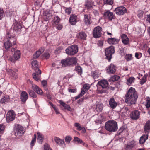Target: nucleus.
<instances>
[{
  "label": "nucleus",
  "mask_w": 150,
  "mask_h": 150,
  "mask_svg": "<svg viewBox=\"0 0 150 150\" xmlns=\"http://www.w3.org/2000/svg\"><path fill=\"white\" fill-rule=\"evenodd\" d=\"M120 79L119 76L115 75L111 76L109 79V81L110 82H114L115 81L118 80Z\"/></svg>",
  "instance_id": "42"
},
{
  "label": "nucleus",
  "mask_w": 150,
  "mask_h": 150,
  "mask_svg": "<svg viewBox=\"0 0 150 150\" xmlns=\"http://www.w3.org/2000/svg\"><path fill=\"white\" fill-rule=\"evenodd\" d=\"M135 145V144L134 142H131L125 145V150H132Z\"/></svg>",
  "instance_id": "24"
},
{
  "label": "nucleus",
  "mask_w": 150,
  "mask_h": 150,
  "mask_svg": "<svg viewBox=\"0 0 150 150\" xmlns=\"http://www.w3.org/2000/svg\"><path fill=\"white\" fill-rule=\"evenodd\" d=\"M34 137L32 139L31 142V145L32 146H34V144L36 142V136L35 134L34 135Z\"/></svg>",
  "instance_id": "58"
},
{
  "label": "nucleus",
  "mask_w": 150,
  "mask_h": 150,
  "mask_svg": "<svg viewBox=\"0 0 150 150\" xmlns=\"http://www.w3.org/2000/svg\"><path fill=\"white\" fill-rule=\"evenodd\" d=\"M109 105L112 109L115 108L117 105V103L113 98H111L109 101Z\"/></svg>",
  "instance_id": "20"
},
{
  "label": "nucleus",
  "mask_w": 150,
  "mask_h": 150,
  "mask_svg": "<svg viewBox=\"0 0 150 150\" xmlns=\"http://www.w3.org/2000/svg\"><path fill=\"white\" fill-rule=\"evenodd\" d=\"M138 98V95L135 89L131 87L125 96V101L128 105L134 104L136 103Z\"/></svg>",
  "instance_id": "1"
},
{
  "label": "nucleus",
  "mask_w": 150,
  "mask_h": 150,
  "mask_svg": "<svg viewBox=\"0 0 150 150\" xmlns=\"http://www.w3.org/2000/svg\"><path fill=\"white\" fill-rule=\"evenodd\" d=\"M68 59L70 65L75 64L77 62V59L75 57H69Z\"/></svg>",
  "instance_id": "33"
},
{
  "label": "nucleus",
  "mask_w": 150,
  "mask_h": 150,
  "mask_svg": "<svg viewBox=\"0 0 150 150\" xmlns=\"http://www.w3.org/2000/svg\"><path fill=\"white\" fill-rule=\"evenodd\" d=\"M33 68L35 70V72L38 73L37 71L39 70L38 68V64L36 60H33L32 62Z\"/></svg>",
  "instance_id": "31"
},
{
  "label": "nucleus",
  "mask_w": 150,
  "mask_h": 150,
  "mask_svg": "<svg viewBox=\"0 0 150 150\" xmlns=\"http://www.w3.org/2000/svg\"><path fill=\"white\" fill-rule=\"evenodd\" d=\"M72 137L69 136L66 137L65 138V142L67 143H70L71 140L72 139Z\"/></svg>",
  "instance_id": "55"
},
{
  "label": "nucleus",
  "mask_w": 150,
  "mask_h": 150,
  "mask_svg": "<svg viewBox=\"0 0 150 150\" xmlns=\"http://www.w3.org/2000/svg\"><path fill=\"white\" fill-rule=\"evenodd\" d=\"M50 57V55L49 54V53H44L43 55V58L46 59H47L49 58Z\"/></svg>",
  "instance_id": "60"
},
{
  "label": "nucleus",
  "mask_w": 150,
  "mask_h": 150,
  "mask_svg": "<svg viewBox=\"0 0 150 150\" xmlns=\"http://www.w3.org/2000/svg\"><path fill=\"white\" fill-rule=\"evenodd\" d=\"M44 88V89L47 91L48 90L47 88V82L46 80H43L41 82Z\"/></svg>",
  "instance_id": "51"
},
{
  "label": "nucleus",
  "mask_w": 150,
  "mask_h": 150,
  "mask_svg": "<svg viewBox=\"0 0 150 150\" xmlns=\"http://www.w3.org/2000/svg\"><path fill=\"white\" fill-rule=\"evenodd\" d=\"M68 58L62 60L61 63L62 64V67H65L67 66H70Z\"/></svg>",
  "instance_id": "37"
},
{
  "label": "nucleus",
  "mask_w": 150,
  "mask_h": 150,
  "mask_svg": "<svg viewBox=\"0 0 150 150\" xmlns=\"http://www.w3.org/2000/svg\"><path fill=\"white\" fill-rule=\"evenodd\" d=\"M38 73L36 72L33 74V76L34 79L36 81H38L40 79L41 74V71L40 70H38Z\"/></svg>",
  "instance_id": "27"
},
{
  "label": "nucleus",
  "mask_w": 150,
  "mask_h": 150,
  "mask_svg": "<svg viewBox=\"0 0 150 150\" xmlns=\"http://www.w3.org/2000/svg\"><path fill=\"white\" fill-rule=\"evenodd\" d=\"M144 132L145 133L148 134L150 132V120H149L145 123L144 126Z\"/></svg>",
  "instance_id": "26"
},
{
  "label": "nucleus",
  "mask_w": 150,
  "mask_h": 150,
  "mask_svg": "<svg viewBox=\"0 0 150 150\" xmlns=\"http://www.w3.org/2000/svg\"><path fill=\"white\" fill-rule=\"evenodd\" d=\"M9 97L8 96H6L2 98L0 100L1 103H5L9 101Z\"/></svg>",
  "instance_id": "39"
},
{
  "label": "nucleus",
  "mask_w": 150,
  "mask_h": 150,
  "mask_svg": "<svg viewBox=\"0 0 150 150\" xmlns=\"http://www.w3.org/2000/svg\"><path fill=\"white\" fill-rule=\"evenodd\" d=\"M91 17L87 14H85L84 16L83 21L85 25H89L91 22L90 21Z\"/></svg>",
  "instance_id": "25"
},
{
  "label": "nucleus",
  "mask_w": 150,
  "mask_h": 150,
  "mask_svg": "<svg viewBox=\"0 0 150 150\" xmlns=\"http://www.w3.org/2000/svg\"><path fill=\"white\" fill-rule=\"evenodd\" d=\"M135 80V79L133 77H130L127 79L126 83L128 86H130L134 82Z\"/></svg>",
  "instance_id": "43"
},
{
  "label": "nucleus",
  "mask_w": 150,
  "mask_h": 150,
  "mask_svg": "<svg viewBox=\"0 0 150 150\" xmlns=\"http://www.w3.org/2000/svg\"><path fill=\"white\" fill-rule=\"evenodd\" d=\"M106 71L109 74H113L116 71V67L113 64H111L106 68Z\"/></svg>",
  "instance_id": "14"
},
{
  "label": "nucleus",
  "mask_w": 150,
  "mask_h": 150,
  "mask_svg": "<svg viewBox=\"0 0 150 150\" xmlns=\"http://www.w3.org/2000/svg\"><path fill=\"white\" fill-rule=\"evenodd\" d=\"M98 85L101 86L102 88H105L108 86V84L106 80H103L99 81L98 82Z\"/></svg>",
  "instance_id": "19"
},
{
  "label": "nucleus",
  "mask_w": 150,
  "mask_h": 150,
  "mask_svg": "<svg viewBox=\"0 0 150 150\" xmlns=\"http://www.w3.org/2000/svg\"><path fill=\"white\" fill-rule=\"evenodd\" d=\"M74 141L77 142L83 145H84L85 144V143L83 142L82 140L77 137H74Z\"/></svg>",
  "instance_id": "47"
},
{
  "label": "nucleus",
  "mask_w": 150,
  "mask_h": 150,
  "mask_svg": "<svg viewBox=\"0 0 150 150\" xmlns=\"http://www.w3.org/2000/svg\"><path fill=\"white\" fill-rule=\"evenodd\" d=\"M104 17L110 20H112L114 18L115 16L112 12L109 11H107L104 13Z\"/></svg>",
  "instance_id": "12"
},
{
  "label": "nucleus",
  "mask_w": 150,
  "mask_h": 150,
  "mask_svg": "<svg viewBox=\"0 0 150 150\" xmlns=\"http://www.w3.org/2000/svg\"><path fill=\"white\" fill-rule=\"evenodd\" d=\"M44 150H49L51 149L49 146L47 144H45L44 145Z\"/></svg>",
  "instance_id": "61"
},
{
  "label": "nucleus",
  "mask_w": 150,
  "mask_h": 150,
  "mask_svg": "<svg viewBox=\"0 0 150 150\" xmlns=\"http://www.w3.org/2000/svg\"><path fill=\"white\" fill-rule=\"evenodd\" d=\"M140 112L137 110L132 112L130 114V117L132 119L137 120L140 117Z\"/></svg>",
  "instance_id": "13"
},
{
  "label": "nucleus",
  "mask_w": 150,
  "mask_h": 150,
  "mask_svg": "<svg viewBox=\"0 0 150 150\" xmlns=\"http://www.w3.org/2000/svg\"><path fill=\"white\" fill-rule=\"evenodd\" d=\"M113 0H104V2L105 4L112 5L113 4Z\"/></svg>",
  "instance_id": "54"
},
{
  "label": "nucleus",
  "mask_w": 150,
  "mask_h": 150,
  "mask_svg": "<svg viewBox=\"0 0 150 150\" xmlns=\"http://www.w3.org/2000/svg\"><path fill=\"white\" fill-rule=\"evenodd\" d=\"M102 28L99 26L95 27L93 32V36L95 38L100 37L102 35Z\"/></svg>",
  "instance_id": "6"
},
{
  "label": "nucleus",
  "mask_w": 150,
  "mask_h": 150,
  "mask_svg": "<svg viewBox=\"0 0 150 150\" xmlns=\"http://www.w3.org/2000/svg\"><path fill=\"white\" fill-rule=\"evenodd\" d=\"M77 16L75 15H71L70 17L69 21L72 25H75L76 23Z\"/></svg>",
  "instance_id": "28"
},
{
  "label": "nucleus",
  "mask_w": 150,
  "mask_h": 150,
  "mask_svg": "<svg viewBox=\"0 0 150 150\" xmlns=\"http://www.w3.org/2000/svg\"><path fill=\"white\" fill-rule=\"evenodd\" d=\"M103 105L101 102H97L96 103L95 110L98 112H101L103 109Z\"/></svg>",
  "instance_id": "15"
},
{
  "label": "nucleus",
  "mask_w": 150,
  "mask_h": 150,
  "mask_svg": "<svg viewBox=\"0 0 150 150\" xmlns=\"http://www.w3.org/2000/svg\"><path fill=\"white\" fill-rule=\"evenodd\" d=\"M52 17V14L49 11H46L45 13L44 18L46 21H48Z\"/></svg>",
  "instance_id": "36"
},
{
  "label": "nucleus",
  "mask_w": 150,
  "mask_h": 150,
  "mask_svg": "<svg viewBox=\"0 0 150 150\" xmlns=\"http://www.w3.org/2000/svg\"><path fill=\"white\" fill-rule=\"evenodd\" d=\"M92 75L94 79H97L99 77L100 74L98 71H93L92 73Z\"/></svg>",
  "instance_id": "44"
},
{
  "label": "nucleus",
  "mask_w": 150,
  "mask_h": 150,
  "mask_svg": "<svg viewBox=\"0 0 150 150\" xmlns=\"http://www.w3.org/2000/svg\"><path fill=\"white\" fill-rule=\"evenodd\" d=\"M4 128L3 125L0 124V133L2 134L4 132Z\"/></svg>",
  "instance_id": "63"
},
{
  "label": "nucleus",
  "mask_w": 150,
  "mask_h": 150,
  "mask_svg": "<svg viewBox=\"0 0 150 150\" xmlns=\"http://www.w3.org/2000/svg\"><path fill=\"white\" fill-rule=\"evenodd\" d=\"M21 26L18 23H15L13 25L11 29V32L15 33H19L21 30Z\"/></svg>",
  "instance_id": "8"
},
{
  "label": "nucleus",
  "mask_w": 150,
  "mask_h": 150,
  "mask_svg": "<svg viewBox=\"0 0 150 150\" xmlns=\"http://www.w3.org/2000/svg\"><path fill=\"white\" fill-rule=\"evenodd\" d=\"M8 74L10 75L11 76L16 79L17 78V74L16 72L18 71L17 69H14L13 70L11 69H7L6 70Z\"/></svg>",
  "instance_id": "17"
},
{
  "label": "nucleus",
  "mask_w": 150,
  "mask_h": 150,
  "mask_svg": "<svg viewBox=\"0 0 150 150\" xmlns=\"http://www.w3.org/2000/svg\"><path fill=\"white\" fill-rule=\"evenodd\" d=\"M54 140L56 143L60 146L63 148L66 147V145L64 140L61 139L58 137L54 138Z\"/></svg>",
  "instance_id": "11"
},
{
  "label": "nucleus",
  "mask_w": 150,
  "mask_h": 150,
  "mask_svg": "<svg viewBox=\"0 0 150 150\" xmlns=\"http://www.w3.org/2000/svg\"><path fill=\"white\" fill-rule=\"evenodd\" d=\"M142 55L141 53L139 52H136L135 53V57L137 59L140 58L142 57Z\"/></svg>",
  "instance_id": "59"
},
{
  "label": "nucleus",
  "mask_w": 150,
  "mask_h": 150,
  "mask_svg": "<svg viewBox=\"0 0 150 150\" xmlns=\"http://www.w3.org/2000/svg\"><path fill=\"white\" fill-rule=\"evenodd\" d=\"M122 42L125 45L129 44V39L125 34H122L121 36Z\"/></svg>",
  "instance_id": "18"
},
{
  "label": "nucleus",
  "mask_w": 150,
  "mask_h": 150,
  "mask_svg": "<svg viewBox=\"0 0 150 150\" xmlns=\"http://www.w3.org/2000/svg\"><path fill=\"white\" fill-rule=\"evenodd\" d=\"M15 114L13 110H10L7 112L6 115V119L7 122L13 121L15 119Z\"/></svg>",
  "instance_id": "10"
},
{
  "label": "nucleus",
  "mask_w": 150,
  "mask_h": 150,
  "mask_svg": "<svg viewBox=\"0 0 150 150\" xmlns=\"http://www.w3.org/2000/svg\"><path fill=\"white\" fill-rule=\"evenodd\" d=\"M90 87V86L89 84H86L84 85L82 88L81 90V93L78 96L75 97V100H77L83 95L85 94L86 92L89 89Z\"/></svg>",
  "instance_id": "7"
},
{
  "label": "nucleus",
  "mask_w": 150,
  "mask_h": 150,
  "mask_svg": "<svg viewBox=\"0 0 150 150\" xmlns=\"http://www.w3.org/2000/svg\"><path fill=\"white\" fill-rule=\"evenodd\" d=\"M60 18L58 16L54 17L52 21V24L54 26H56L60 21Z\"/></svg>",
  "instance_id": "34"
},
{
  "label": "nucleus",
  "mask_w": 150,
  "mask_h": 150,
  "mask_svg": "<svg viewBox=\"0 0 150 150\" xmlns=\"http://www.w3.org/2000/svg\"><path fill=\"white\" fill-rule=\"evenodd\" d=\"M115 52L114 47L110 46L105 50V53L106 58L109 61H110L112 58V56Z\"/></svg>",
  "instance_id": "3"
},
{
  "label": "nucleus",
  "mask_w": 150,
  "mask_h": 150,
  "mask_svg": "<svg viewBox=\"0 0 150 150\" xmlns=\"http://www.w3.org/2000/svg\"><path fill=\"white\" fill-rule=\"evenodd\" d=\"M132 59V54H127L125 56V59L128 61L131 60Z\"/></svg>",
  "instance_id": "53"
},
{
  "label": "nucleus",
  "mask_w": 150,
  "mask_h": 150,
  "mask_svg": "<svg viewBox=\"0 0 150 150\" xmlns=\"http://www.w3.org/2000/svg\"><path fill=\"white\" fill-rule=\"evenodd\" d=\"M13 32H11V30L9 32H8L7 34L8 37L11 39H13L15 38V35L16 34L15 33Z\"/></svg>",
  "instance_id": "46"
},
{
  "label": "nucleus",
  "mask_w": 150,
  "mask_h": 150,
  "mask_svg": "<svg viewBox=\"0 0 150 150\" xmlns=\"http://www.w3.org/2000/svg\"><path fill=\"white\" fill-rule=\"evenodd\" d=\"M76 36L79 39L83 40H85L86 37V34L83 32H79L77 34Z\"/></svg>",
  "instance_id": "30"
},
{
  "label": "nucleus",
  "mask_w": 150,
  "mask_h": 150,
  "mask_svg": "<svg viewBox=\"0 0 150 150\" xmlns=\"http://www.w3.org/2000/svg\"><path fill=\"white\" fill-rule=\"evenodd\" d=\"M147 77V75H144V76H143V77L141 79V81H140V83L141 84H144L146 82V79Z\"/></svg>",
  "instance_id": "52"
},
{
  "label": "nucleus",
  "mask_w": 150,
  "mask_h": 150,
  "mask_svg": "<svg viewBox=\"0 0 150 150\" xmlns=\"http://www.w3.org/2000/svg\"><path fill=\"white\" fill-rule=\"evenodd\" d=\"M119 40L115 38H110L107 40L108 43L110 44L114 45L117 43Z\"/></svg>",
  "instance_id": "35"
},
{
  "label": "nucleus",
  "mask_w": 150,
  "mask_h": 150,
  "mask_svg": "<svg viewBox=\"0 0 150 150\" xmlns=\"http://www.w3.org/2000/svg\"><path fill=\"white\" fill-rule=\"evenodd\" d=\"M65 10V13L68 15H69L71 12V7L66 8Z\"/></svg>",
  "instance_id": "57"
},
{
  "label": "nucleus",
  "mask_w": 150,
  "mask_h": 150,
  "mask_svg": "<svg viewBox=\"0 0 150 150\" xmlns=\"http://www.w3.org/2000/svg\"><path fill=\"white\" fill-rule=\"evenodd\" d=\"M148 139V135H143L140 137L139 142V143L141 144H143Z\"/></svg>",
  "instance_id": "38"
},
{
  "label": "nucleus",
  "mask_w": 150,
  "mask_h": 150,
  "mask_svg": "<svg viewBox=\"0 0 150 150\" xmlns=\"http://www.w3.org/2000/svg\"><path fill=\"white\" fill-rule=\"evenodd\" d=\"M66 53L68 55H73L78 52L77 45H73L69 47L65 50Z\"/></svg>",
  "instance_id": "4"
},
{
  "label": "nucleus",
  "mask_w": 150,
  "mask_h": 150,
  "mask_svg": "<svg viewBox=\"0 0 150 150\" xmlns=\"http://www.w3.org/2000/svg\"><path fill=\"white\" fill-rule=\"evenodd\" d=\"M37 135L38 136V142L40 144H42L44 139V136L41 134L39 132H37Z\"/></svg>",
  "instance_id": "32"
},
{
  "label": "nucleus",
  "mask_w": 150,
  "mask_h": 150,
  "mask_svg": "<svg viewBox=\"0 0 150 150\" xmlns=\"http://www.w3.org/2000/svg\"><path fill=\"white\" fill-rule=\"evenodd\" d=\"M12 41L11 39L8 40L4 43V46L5 49H8L10 48L12 45L11 42Z\"/></svg>",
  "instance_id": "40"
},
{
  "label": "nucleus",
  "mask_w": 150,
  "mask_h": 150,
  "mask_svg": "<svg viewBox=\"0 0 150 150\" xmlns=\"http://www.w3.org/2000/svg\"><path fill=\"white\" fill-rule=\"evenodd\" d=\"M105 128L106 130L110 132H114L118 129L117 123L113 120L108 121L105 123Z\"/></svg>",
  "instance_id": "2"
},
{
  "label": "nucleus",
  "mask_w": 150,
  "mask_h": 150,
  "mask_svg": "<svg viewBox=\"0 0 150 150\" xmlns=\"http://www.w3.org/2000/svg\"><path fill=\"white\" fill-rule=\"evenodd\" d=\"M20 51L18 50H16L14 54V57L15 60H17L20 58Z\"/></svg>",
  "instance_id": "41"
},
{
  "label": "nucleus",
  "mask_w": 150,
  "mask_h": 150,
  "mask_svg": "<svg viewBox=\"0 0 150 150\" xmlns=\"http://www.w3.org/2000/svg\"><path fill=\"white\" fill-rule=\"evenodd\" d=\"M15 134L16 136H21L24 132L23 128L20 125L17 124L15 125L14 128Z\"/></svg>",
  "instance_id": "5"
},
{
  "label": "nucleus",
  "mask_w": 150,
  "mask_h": 150,
  "mask_svg": "<svg viewBox=\"0 0 150 150\" xmlns=\"http://www.w3.org/2000/svg\"><path fill=\"white\" fill-rule=\"evenodd\" d=\"M44 50L43 48H40L38 51L35 52L34 54L33 58L35 59L38 58L40 55L44 52Z\"/></svg>",
  "instance_id": "29"
},
{
  "label": "nucleus",
  "mask_w": 150,
  "mask_h": 150,
  "mask_svg": "<svg viewBox=\"0 0 150 150\" xmlns=\"http://www.w3.org/2000/svg\"><path fill=\"white\" fill-rule=\"evenodd\" d=\"M114 11L117 15H122L127 12V10L124 7L120 6L115 8Z\"/></svg>",
  "instance_id": "9"
},
{
  "label": "nucleus",
  "mask_w": 150,
  "mask_h": 150,
  "mask_svg": "<svg viewBox=\"0 0 150 150\" xmlns=\"http://www.w3.org/2000/svg\"><path fill=\"white\" fill-rule=\"evenodd\" d=\"M94 6V3L91 0H87L85 4V8L89 10L91 9Z\"/></svg>",
  "instance_id": "16"
},
{
  "label": "nucleus",
  "mask_w": 150,
  "mask_h": 150,
  "mask_svg": "<svg viewBox=\"0 0 150 150\" xmlns=\"http://www.w3.org/2000/svg\"><path fill=\"white\" fill-rule=\"evenodd\" d=\"M32 88L37 93L41 95L42 94V91L37 86L32 84Z\"/></svg>",
  "instance_id": "21"
},
{
  "label": "nucleus",
  "mask_w": 150,
  "mask_h": 150,
  "mask_svg": "<svg viewBox=\"0 0 150 150\" xmlns=\"http://www.w3.org/2000/svg\"><path fill=\"white\" fill-rule=\"evenodd\" d=\"M75 70L79 74L81 75L82 72V68L80 66H77L76 67Z\"/></svg>",
  "instance_id": "49"
},
{
  "label": "nucleus",
  "mask_w": 150,
  "mask_h": 150,
  "mask_svg": "<svg viewBox=\"0 0 150 150\" xmlns=\"http://www.w3.org/2000/svg\"><path fill=\"white\" fill-rule=\"evenodd\" d=\"M28 92L29 93L30 96L33 98H35L37 97L36 94L34 91L31 90L29 89L28 90Z\"/></svg>",
  "instance_id": "45"
},
{
  "label": "nucleus",
  "mask_w": 150,
  "mask_h": 150,
  "mask_svg": "<svg viewBox=\"0 0 150 150\" xmlns=\"http://www.w3.org/2000/svg\"><path fill=\"white\" fill-rule=\"evenodd\" d=\"M59 102L64 107V109L66 110L69 111H72V109L70 106L69 105L66 104L62 100H59Z\"/></svg>",
  "instance_id": "22"
},
{
  "label": "nucleus",
  "mask_w": 150,
  "mask_h": 150,
  "mask_svg": "<svg viewBox=\"0 0 150 150\" xmlns=\"http://www.w3.org/2000/svg\"><path fill=\"white\" fill-rule=\"evenodd\" d=\"M68 91L69 92L75 93L77 92V89L76 88L74 89H71L69 88H68Z\"/></svg>",
  "instance_id": "62"
},
{
  "label": "nucleus",
  "mask_w": 150,
  "mask_h": 150,
  "mask_svg": "<svg viewBox=\"0 0 150 150\" xmlns=\"http://www.w3.org/2000/svg\"><path fill=\"white\" fill-rule=\"evenodd\" d=\"M49 104L54 109L56 114H59L60 113L58 109L56 107L55 105H53L51 102H49Z\"/></svg>",
  "instance_id": "48"
},
{
  "label": "nucleus",
  "mask_w": 150,
  "mask_h": 150,
  "mask_svg": "<svg viewBox=\"0 0 150 150\" xmlns=\"http://www.w3.org/2000/svg\"><path fill=\"white\" fill-rule=\"evenodd\" d=\"M4 16V13L3 9L0 8V20L3 18Z\"/></svg>",
  "instance_id": "56"
},
{
  "label": "nucleus",
  "mask_w": 150,
  "mask_h": 150,
  "mask_svg": "<svg viewBox=\"0 0 150 150\" xmlns=\"http://www.w3.org/2000/svg\"><path fill=\"white\" fill-rule=\"evenodd\" d=\"M143 14V12L141 10H139L138 11L137 15L139 17H141Z\"/></svg>",
  "instance_id": "64"
},
{
  "label": "nucleus",
  "mask_w": 150,
  "mask_h": 150,
  "mask_svg": "<svg viewBox=\"0 0 150 150\" xmlns=\"http://www.w3.org/2000/svg\"><path fill=\"white\" fill-rule=\"evenodd\" d=\"M74 126L77 127L76 129L79 130L80 131L83 129V127L81 126L80 124L79 123H76L74 124Z\"/></svg>",
  "instance_id": "50"
},
{
  "label": "nucleus",
  "mask_w": 150,
  "mask_h": 150,
  "mask_svg": "<svg viewBox=\"0 0 150 150\" xmlns=\"http://www.w3.org/2000/svg\"><path fill=\"white\" fill-rule=\"evenodd\" d=\"M28 98V95L27 93L25 91L22 92L21 94L20 99L23 102H25Z\"/></svg>",
  "instance_id": "23"
}]
</instances>
